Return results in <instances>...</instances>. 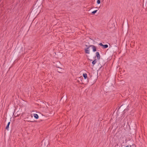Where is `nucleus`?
Returning <instances> with one entry per match:
<instances>
[{"label":"nucleus","instance_id":"obj_1","mask_svg":"<svg viewBox=\"0 0 147 147\" xmlns=\"http://www.w3.org/2000/svg\"><path fill=\"white\" fill-rule=\"evenodd\" d=\"M128 106V105H126L125 104H122L121 107L119 108L117 112L119 113L120 111H123V113L122 114H124L125 113L126 111H128V109L126 108Z\"/></svg>","mask_w":147,"mask_h":147},{"label":"nucleus","instance_id":"obj_2","mask_svg":"<svg viewBox=\"0 0 147 147\" xmlns=\"http://www.w3.org/2000/svg\"><path fill=\"white\" fill-rule=\"evenodd\" d=\"M90 47L92 48L93 52H95L96 51V47L94 45H89V47H88L84 49V50L86 53L88 54L90 53V51L89 49Z\"/></svg>","mask_w":147,"mask_h":147},{"label":"nucleus","instance_id":"obj_3","mask_svg":"<svg viewBox=\"0 0 147 147\" xmlns=\"http://www.w3.org/2000/svg\"><path fill=\"white\" fill-rule=\"evenodd\" d=\"M96 57L98 60H99L100 59V56L99 52H97L96 53V56L95 58Z\"/></svg>","mask_w":147,"mask_h":147},{"label":"nucleus","instance_id":"obj_4","mask_svg":"<svg viewBox=\"0 0 147 147\" xmlns=\"http://www.w3.org/2000/svg\"><path fill=\"white\" fill-rule=\"evenodd\" d=\"M10 122H9L8 123L6 127V128H5V129L8 130V129L9 128V126L10 124Z\"/></svg>","mask_w":147,"mask_h":147},{"label":"nucleus","instance_id":"obj_5","mask_svg":"<svg viewBox=\"0 0 147 147\" xmlns=\"http://www.w3.org/2000/svg\"><path fill=\"white\" fill-rule=\"evenodd\" d=\"M34 117L36 119L38 118V116L36 114H34Z\"/></svg>","mask_w":147,"mask_h":147},{"label":"nucleus","instance_id":"obj_6","mask_svg":"<svg viewBox=\"0 0 147 147\" xmlns=\"http://www.w3.org/2000/svg\"><path fill=\"white\" fill-rule=\"evenodd\" d=\"M108 45H103L102 48L103 49H106L108 47Z\"/></svg>","mask_w":147,"mask_h":147},{"label":"nucleus","instance_id":"obj_7","mask_svg":"<svg viewBox=\"0 0 147 147\" xmlns=\"http://www.w3.org/2000/svg\"><path fill=\"white\" fill-rule=\"evenodd\" d=\"M83 76L85 79H86L87 77V75L86 73H84L83 74Z\"/></svg>","mask_w":147,"mask_h":147},{"label":"nucleus","instance_id":"obj_8","mask_svg":"<svg viewBox=\"0 0 147 147\" xmlns=\"http://www.w3.org/2000/svg\"><path fill=\"white\" fill-rule=\"evenodd\" d=\"M96 59H95L94 60L92 61V63L93 65H94L95 64V63H96Z\"/></svg>","mask_w":147,"mask_h":147},{"label":"nucleus","instance_id":"obj_9","mask_svg":"<svg viewBox=\"0 0 147 147\" xmlns=\"http://www.w3.org/2000/svg\"><path fill=\"white\" fill-rule=\"evenodd\" d=\"M97 11V10H94V11H92V14H94L95 13H96Z\"/></svg>","mask_w":147,"mask_h":147},{"label":"nucleus","instance_id":"obj_10","mask_svg":"<svg viewBox=\"0 0 147 147\" xmlns=\"http://www.w3.org/2000/svg\"><path fill=\"white\" fill-rule=\"evenodd\" d=\"M100 3V0H97V3L98 4H99Z\"/></svg>","mask_w":147,"mask_h":147},{"label":"nucleus","instance_id":"obj_11","mask_svg":"<svg viewBox=\"0 0 147 147\" xmlns=\"http://www.w3.org/2000/svg\"><path fill=\"white\" fill-rule=\"evenodd\" d=\"M130 147H136V146L134 144H133L132 145L130 146Z\"/></svg>","mask_w":147,"mask_h":147},{"label":"nucleus","instance_id":"obj_12","mask_svg":"<svg viewBox=\"0 0 147 147\" xmlns=\"http://www.w3.org/2000/svg\"><path fill=\"white\" fill-rule=\"evenodd\" d=\"M67 97V96H65L64 97L63 96L61 98V100H62V99H63V98H64L65 99H66V98Z\"/></svg>","mask_w":147,"mask_h":147},{"label":"nucleus","instance_id":"obj_13","mask_svg":"<svg viewBox=\"0 0 147 147\" xmlns=\"http://www.w3.org/2000/svg\"><path fill=\"white\" fill-rule=\"evenodd\" d=\"M99 45H100V46H101L102 47L103 45L102 43H100L98 44Z\"/></svg>","mask_w":147,"mask_h":147},{"label":"nucleus","instance_id":"obj_14","mask_svg":"<svg viewBox=\"0 0 147 147\" xmlns=\"http://www.w3.org/2000/svg\"><path fill=\"white\" fill-rule=\"evenodd\" d=\"M60 69H59V70H58V69L57 70V71H58V72L59 73H61L60 71H61V70H60Z\"/></svg>","mask_w":147,"mask_h":147},{"label":"nucleus","instance_id":"obj_15","mask_svg":"<svg viewBox=\"0 0 147 147\" xmlns=\"http://www.w3.org/2000/svg\"><path fill=\"white\" fill-rule=\"evenodd\" d=\"M56 67H57L58 68H59L60 69H62V68H60V67H59L58 66V65H56Z\"/></svg>","mask_w":147,"mask_h":147},{"label":"nucleus","instance_id":"obj_16","mask_svg":"<svg viewBox=\"0 0 147 147\" xmlns=\"http://www.w3.org/2000/svg\"><path fill=\"white\" fill-rule=\"evenodd\" d=\"M85 46L87 47H89V46L88 45H85Z\"/></svg>","mask_w":147,"mask_h":147},{"label":"nucleus","instance_id":"obj_17","mask_svg":"<svg viewBox=\"0 0 147 147\" xmlns=\"http://www.w3.org/2000/svg\"><path fill=\"white\" fill-rule=\"evenodd\" d=\"M31 122H33V121H30Z\"/></svg>","mask_w":147,"mask_h":147}]
</instances>
